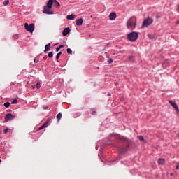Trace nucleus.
<instances>
[{
	"label": "nucleus",
	"mask_w": 179,
	"mask_h": 179,
	"mask_svg": "<svg viewBox=\"0 0 179 179\" xmlns=\"http://www.w3.org/2000/svg\"><path fill=\"white\" fill-rule=\"evenodd\" d=\"M138 37H139V33L136 31H131L127 34V40L131 41V43H134L138 40Z\"/></svg>",
	"instance_id": "nucleus-1"
},
{
	"label": "nucleus",
	"mask_w": 179,
	"mask_h": 179,
	"mask_svg": "<svg viewBox=\"0 0 179 179\" xmlns=\"http://www.w3.org/2000/svg\"><path fill=\"white\" fill-rule=\"evenodd\" d=\"M127 29L129 30H134L135 27H136V18L133 17H131L128 21H127Z\"/></svg>",
	"instance_id": "nucleus-2"
},
{
	"label": "nucleus",
	"mask_w": 179,
	"mask_h": 179,
	"mask_svg": "<svg viewBox=\"0 0 179 179\" xmlns=\"http://www.w3.org/2000/svg\"><path fill=\"white\" fill-rule=\"evenodd\" d=\"M24 29L27 30V31H29V33H33V31H34V24L31 23L29 25L28 23H25Z\"/></svg>",
	"instance_id": "nucleus-3"
},
{
	"label": "nucleus",
	"mask_w": 179,
	"mask_h": 179,
	"mask_svg": "<svg viewBox=\"0 0 179 179\" xmlns=\"http://www.w3.org/2000/svg\"><path fill=\"white\" fill-rule=\"evenodd\" d=\"M152 23H153V19L148 17L143 21L141 27H148V26H150Z\"/></svg>",
	"instance_id": "nucleus-4"
},
{
	"label": "nucleus",
	"mask_w": 179,
	"mask_h": 179,
	"mask_svg": "<svg viewBox=\"0 0 179 179\" xmlns=\"http://www.w3.org/2000/svg\"><path fill=\"white\" fill-rule=\"evenodd\" d=\"M43 13H45V15H54V12L51 11V7H48V6L44 7Z\"/></svg>",
	"instance_id": "nucleus-5"
},
{
	"label": "nucleus",
	"mask_w": 179,
	"mask_h": 179,
	"mask_svg": "<svg viewBox=\"0 0 179 179\" xmlns=\"http://www.w3.org/2000/svg\"><path fill=\"white\" fill-rule=\"evenodd\" d=\"M15 120V115H12V113H8L5 117V122H9V121H13Z\"/></svg>",
	"instance_id": "nucleus-6"
},
{
	"label": "nucleus",
	"mask_w": 179,
	"mask_h": 179,
	"mask_svg": "<svg viewBox=\"0 0 179 179\" xmlns=\"http://www.w3.org/2000/svg\"><path fill=\"white\" fill-rule=\"evenodd\" d=\"M169 104H171V106H172V107L173 108H175L176 111H177V113H178L179 110H178V106H177V103H176V102L173 101V100H169Z\"/></svg>",
	"instance_id": "nucleus-7"
},
{
	"label": "nucleus",
	"mask_w": 179,
	"mask_h": 179,
	"mask_svg": "<svg viewBox=\"0 0 179 179\" xmlns=\"http://www.w3.org/2000/svg\"><path fill=\"white\" fill-rule=\"evenodd\" d=\"M109 19L110 20H115V19H117V14L115 13V12H112L110 13Z\"/></svg>",
	"instance_id": "nucleus-8"
},
{
	"label": "nucleus",
	"mask_w": 179,
	"mask_h": 179,
	"mask_svg": "<svg viewBox=\"0 0 179 179\" xmlns=\"http://www.w3.org/2000/svg\"><path fill=\"white\" fill-rule=\"evenodd\" d=\"M70 32H71V29H69V27H67L63 30L62 34L64 36H68V34H69Z\"/></svg>",
	"instance_id": "nucleus-9"
},
{
	"label": "nucleus",
	"mask_w": 179,
	"mask_h": 179,
	"mask_svg": "<svg viewBox=\"0 0 179 179\" xmlns=\"http://www.w3.org/2000/svg\"><path fill=\"white\" fill-rule=\"evenodd\" d=\"M111 136H115L116 138H119V139H121L122 141H127V138L120 134H111Z\"/></svg>",
	"instance_id": "nucleus-10"
},
{
	"label": "nucleus",
	"mask_w": 179,
	"mask_h": 179,
	"mask_svg": "<svg viewBox=\"0 0 179 179\" xmlns=\"http://www.w3.org/2000/svg\"><path fill=\"white\" fill-rule=\"evenodd\" d=\"M76 23L77 26H82L83 24V20L82 18L76 20Z\"/></svg>",
	"instance_id": "nucleus-11"
},
{
	"label": "nucleus",
	"mask_w": 179,
	"mask_h": 179,
	"mask_svg": "<svg viewBox=\"0 0 179 179\" xmlns=\"http://www.w3.org/2000/svg\"><path fill=\"white\" fill-rule=\"evenodd\" d=\"M50 50H51V43L45 45L44 52H47V51H50Z\"/></svg>",
	"instance_id": "nucleus-12"
},
{
	"label": "nucleus",
	"mask_w": 179,
	"mask_h": 179,
	"mask_svg": "<svg viewBox=\"0 0 179 179\" xmlns=\"http://www.w3.org/2000/svg\"><path fill=\"white\" fill-rule=\"evenodd\" d=\"M52 3H54V0H49L48 3H47V6L52 8Z\"/></svg>",
	"instance_id": "nucleus-13"
},
{
	"label": "nucleus",
	"mask_w": 179,
	"mask_h": 179,
	"mask_svg": "<svg viewBox=\"0 0 179 179\" xmlns=\"http://www.w3.org/2000/svg\"><path fill=\"white\" fill-rule=\"evenodd\" d=\"M66 19H67L68 20H73V19H75V15L71 14V15H67V16H66Z\"/></svg>",
	"instance_id": "nucleus-14"
},
{
	"label": "nucleus",
	"mask_w": 179,
	"mask_h": 179,
	"mask_svg": "<svg viewBox=\"0 0 179 179\" xmlns=\"http://www.w3.org/2000/svg\"><path fill=\"white\" fill-rule=\"evenodd\" d=\"M54 4L56 8H59L61 6L59 2H58L57 0H54Z\"/></svg>",
	"instance_id": "nucleus-15"
},
{
	"label": "nucleus",
	"mask_w": 179,
	"mask_h": 179,
	"mask_svg": "<svg viewBox=\"0 0 179 179\" xmlns=\"http://www.w3.org/2000/svg\"><path fill=\"white\" fill-rule=\"evenodd\" d=\"M61 118H62V114L61 113H58L57 115V121H60Z\"/></svg>",
	"instance_id": "nucleus-16"
},
{
	"label": "nucleus",
	"mask_w": 179,
	"mask_h": 179,
	"mask_svg": "<svg viewBox=\"0 0 179 179\" xmlns=\"http://www.w3.org/2000/svg\"><path fill=\"white\" fill-rule=\"evenodd\" d=\"M158 163L159 164H164V159H159Z\"/></svg>",
	"instance_id": "nucleus-17"
},
{
	"label": "nucleus",
	"mask_w": 179,
	"mask_h": 179,
	"mask_svg": "<svg viewBox=\"0 0 179 179\" xmlns=\"http://www.w3.org/2000/svg\"><path fill=\"white\" fill-rule=\"evenodd\" d=\"M106 58H108L107 62H108V64H113V59L112 58L108 57V55L106 56Z\"/></svg>",
	"instance_id": "nucleus-18"
},
{
	"label": "nucleus",
	"mask_w": 179,
	"mask_h": 179,
	"mask_svg": "<svg viewBox=\"0 0 179 179\" xmlns=\"http://www.w3.org/2000/svg\"><path fill=\"white\" fill-rule=\"evenodd\" d=\"M117 150H119V152H120V153H123V152H125V149L121 148H120V147H117Z\"/></svg>",
	"instance_id": "nucleus-19"
},
{
	"label": "nucleus",
	"mask_w": 179,
	"mask_h": 179,
	"mask_svg": "<svg viewBox=\"0 0 179 179\" xmlns=\"http://www.w3.org/2000/svg\"><path fill=\"white\" fill-rule=\"evenodd\" d=\"M3 6H6L9 5V0H6V1H3Z\"/></svg>",
	"instance_id": "nucleus-20"
},
{
	"label": "nucleus",
	"mask_w": 179,
	"mask_h": 179,
	"mask_svg": "<svg viewBox=\"0 0 179 179\" xmlns=\"http://www.w3.org/2000/svg\"><path fill=\"white\" fill-rule=\"evenodd\" d=\"M62 54V52H59L56 55V59H59V57H61V55Z\"/></svg>",
	"instance_id": "nucleus-21"
},
{
	"label": "nucleus",
	"mask_w": 179,
	"mask_h": 179,
	"mask_svg": "<svg viewBox=\"0 0 179 179\" xmlns=\"http://www.w3.org/2000/svg\"><path fill=\"white\" fill-rule=\"evenodd\" d=\"M36 89H40V87H41V83H40V82H38L36 85Z\"/></svg>",
	"instance_id": "nucleus-22"
},
{
	"label": "nucleus",
	"mask_w": 179,
	"mask_h": 179,
	"mask_svg": "<svg viewBox=\"0 0 179 179\" xmlns=\"http://www.w3.org/2000/svg\"><path fill=\"white\" fill-rule=\"evenodd\" d=\"M9 106H10V103L9 102L4 103V107H6V108H9Z\"/></svg>",
	"instance_id": "nucleus-23"
},
{
	"label": "nucleus",
	"mask_w": 179,
	"mask_h": 179,
	"mask_svg": "<svg viewBox=\"0 0 179 179\" xmlns=\"http://www.w3.org/2000/svg\"><path fill=\"white\" fill-rule=\"evenodd\" d=\"M48 57L49 58H52V57H54V53L52 52H50L48 53Z\"/></svg>",
	"instance_id": "nucleus-24"
},
{
	"label": "nucleus",
	"mask_w": 179,
	"mask_h": 179,
	"mask_svg": "<svg viewBox=\"0 0 179 179\" xmlns=\"http://www.w3.org/2000/svg\"><path fill=\"white\" fill-rule=\"evenodd\" d=\"M139 141H141V142H145V138H143V136H138Z\"/></svg>",
	"instance_id": "nucleus-25"
},
{
	"label": "nucleus",
	"mask_w": 179,
	"mask_h": 179,
	"mask_svg": "<svg viewBox=\"0 0 179 179\" xmlns=\"http://www.w3.org/2000/svg\"><path fill=\"white\" fill-rule=\"evenodd\" d=\"M68 54H72V49L71 48H67L66 50Z\"/></svg>",
	"instance_id": "nucleus-26"
},
{
	"label": "nucleus",
	"mask_w": 179,
	"mask_h": 179,
	"mask_svg": "<svg viewBox=\"0 0 179 179\" xmlns=\"http://www.w3.org/2000/svg\"><path fill=\"white\" fill-rule=\"evenodd\" d=\"M43 127L47 128V127H48V121H46L43 124Z\"/></svg>",
	"instance_id": "nucleus-27"
},
{
	"label": "nucleus",
	"mask_w": 179,
	"mask_h": 179,
	"mask_svg": "<svg viewBox=\"0 0 179 179\" xmlns=\"http://www.w3.org/2000/svg\"><path fill=\"white\" fill-rule=\"evenodd\" d=\"M13 38H15V40H17V38H19V34H16L13 35Z\"/></svg>",
	"instance_id": "nucleus-28"
},
{
	"label": "nucleus",
	"mask_w": 179,
	"mask_h": 179,
	"mask_svg": "<svg viewBox=\"0 0 179 179\" xmlns=\"http://www.w3.org/2000/svg\"><path fill=\"white\" fill-rule=\"evenodd\" d=\"M129 59L130 61H134V60L135 59V57H134V56H129Z\"/></svg>",
	"instance_id": "nucleus-29"
},
{
	"label": "nucleus",
	"mask_w": 179,
	"mask_h": 179,
	"mask_svg": "<svg viewBox=\"0 0 179 179\" xmlns=\"http://www.w3.org/2000/svg\"><path fill=\"white\" fill-rule=\"evenodd\" d=\"M16 103H17V100L14 99V100L12 101L11 104H16Z\"/></svg>",
	"instance_id": "nucleus-30"
},
{
	"label": "nucleus",
	"mask_w": 179,
	"mask_h": 179,
	"mask_svg": "<svg viewBox=\"0 0 179 179\" xmlns=\"http://www.w3.org/2000/svg\"><path fill=\"white\" fill-rule=\"evenodd\" d=\"M9 131V129H6L3 130V134H6Z\"/></svg>",
	"instance_id": "nucleus-31"
},
{
	"label": "nucleus",
	"mask_w": 179,
	"mask_h": 179,
	"mask_svg": "<svg viewBox=\"0 0 179 179\" xmlns=\"http://www.w3.org/2000/svg\"><path fill=\"white\" fill-rule=\"evenodd\" d=\"M44 126L43 125H42L40 128H39V131H41V129H44Z\"/></svg>",
	"instance_id": "nucleus-32"
},
{
	"label": "nucleus",
	"mask_w": 179,
	"mask_h": 179,
	"mask_svg": "<svg viewBox=\"0 0 179 179\" xmlns=\"http://www.w3.org/2000/svg\"><path fill=\"white\" fill-rule=\"evenodd\" d=\"M59 50H61V49L59 48V47L56 48V52H58V51H59Z\"/></svg>",
	"instance_id": "nucleus-33"
},
{
	"label": "nucleus",
	"mask_w": 179,
	"mask_h": 179,
	"mask_svg": "<svg viewBox=\"0 0 179 179\" xmlns=\"http://www.w3.org/2000/svg\"><path fill=\"white\" fill-rule=\"evenodd\" d=\"M38 61H39L38 59H34V62H38Z\"/></svg>",
	"instance_id": "nucleus-34"
},
{
	"label": "nucleus",
	"mask_w": 179,
	"mask_h": 179,
	"mask_svg": "<svg viewBox=\"0 0 179 179\" xmlns=\"http://www.w3.org/2000/svg\"><path fill=\"white\" fill-rule=\"evenodd\" d=\"M59 48H60V50L61 48H64V45H61L60 46H59Z\"/></svg>",
	"instance_id": "nucleus-35"
},
{
	"label": "nucleus",
	"mask_w": 179,
	"mask_h": 179,
	"mask_svg": "<svg viewBox=\"0 0 179 179\" xmlns=\"http://www.w3.org/2000/svg\"><path fill=\"white\" fill-rule=\"evenodd\" d=\"M165 64H168V62H164V63L162 64V66H164Z\"/></svg>",
	"instance_id": "nucleus-36"
},
{
	"label": "nucleus",
	"mask_w": 179,
	"mask_h": 179,
	"mask_svg": "<svg viewBox=\"0 0 179 179\" xmlns=\"http://www.w3.org/2000/svg\"><path fill=\"white\" fill-rule=\"evenodd\" d=\"M106 50V47L101 50V51H105Z\"/></svg>",
	"instance_id": "nucleus-37"
},
{
	"label": "nucleus",
	"mask_w": 179,
	"mask_h": 179,
	"mask_svg": "<svg viewBox=\"0 0 179 179\" xmlns=\"http://www.w3.org/2000/svg\"><path fill=\"white\" fill-rule=\"evenodd\" d=\"M95 111L92 113V115H94L95 114Z\"/></svg>",
	"instance_id": "nucleus-38"
},
{
	"label": "nucleus",
	"mask_w": 179,
	"mask_h": 179,
	"mask_svg": "<svg viewBox=\"0 0 179 179\" xmlns=\"http://www.w3.org/2000/svg\"><path fill=\"white\" fill-rule=\"evenodd\" d=\"M47 108H48V106H46V107L45 108V110H47Z\"/></svg>",
	"instance_id": "nucleus-39"
},
{
	"label": "nucleus",
	"mask_w": 179,
	"mask_h": 179,
	"mask_svg": "<svg viewBox=\"0 0 179 179\" xmlns=\"http://www.w3.org/2000/svg\"><path fill=\"white\" fill-rule=\"evenodd\" d=\"M176 23H177V24H179V20H178V22Z\"/></svg>",
	"instance_id": "nucleus-40"
},
{
	"label": "nucleus",
	"mask_w": 179,
	"mask_h": 179,
	"mask_svg": "<svg viewBox=\"0 0 179 179\" xmlns=\"http://www.w3.org/2000/svg\"><path fill=\"white\" fill-rule=\"evenodd\" d=\"M108 96H111V94H108Z\"/></svg>",
	"instance_id": "nucleus-41"
},
{
	"label": "nucleus",
	"mask_w": 179,
	"mask_h": 179,
	"mask_svg": "<svg viewBox=\"0 0 179 179\" xmlns=\"http://www.w3.org/2000/svg\"><path fill=\"white\" fill-rule=\"evenodd\" d=\"M105 54H107V52H105Z\"/></svg>",
	"instance_id": "nucleus-42"
},
{
	"label": "nucleus",
	"mask_w": 179,
	"mask_h": 179,
	"mask_svg": "<svg viewBox=\"0 0 179 179\" xmlns=\"http://www.w3.org/2000/svg\"><path fill=\"white\" fill-rule=\"evenodd\" d=\"M149 36H150V35H149V34H148V37H149Z\"/></svg>",
	"instance_id": "nucleus-43"
},
{
	"label": "nucleus",
	"mask_w": 179,
	"mask_h": 179,
	"mask_svg": "<svg viewBox=\"0 0 179 179\" xmlns=\"http://www.w3.org/2000/svg\"><path fill=\"white\" fill-rule=\"evenodd\" d=\"M1 160L0 159V163H1Z\"/></svg>",
	"instance_id": "nucleus-44"
},
{
	"label": "nucleus",
	"mask_w": 179,
	"mask_h": 179,
	"mask_svg": "<svg viewBox=\"0 0 179 179\" xmlns=\"http://www.w3.org/2000/svg\"><path fill=\"white\" fill-rule=\"evenodd\" d=\"M178 8H179V6H178Z\"/></svg>",
	"instance_id": "nucleus-45"
}]
</instances>
